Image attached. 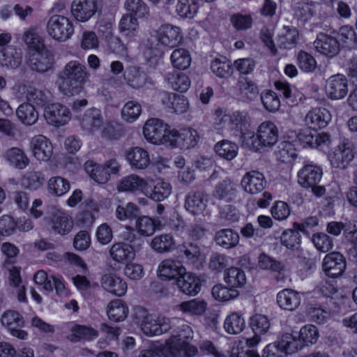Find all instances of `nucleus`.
<instances>
[{
    "instance_id": "obj_1",
    "label": "nucleus",
    "mask_w": 357,
    "mask_h": 357,
    "mask_svg": "<svg viewBox=\"0 0 357 357\" xmlns=\"http://www.w3.org/2000/svg\"><path fill=\"white\" fill-rule=\"evenodd\" d=\"M193 337L192 328L184 325L164 343L153 342L141 350L138 357H193L198 353L197 347L191 344Z\"/></svg>"
},
{
    "instance_id": "obj_2",
    "label": "nucleus",
    "mask_w": 357,
    "mask_h": 357,
    "mask_svg": "<svg viewBox=\"0 0 357 357\" xmlns=\"http://www.w3.org/2000/svg\"><path fill=\"white\" fill-rule=\"evenodd\" d=\"M89 77V73L83 64L78 61H70L60 72L56 84L63 95L78 96L84 91Z\"/></svg>"
},
{
    "instance_id": "obj_3",
    "label": "nucleus",
    "mask_w": 357,
    "mask_h": 357,
    "mask_svg": "<svg viewBox=\"0 0 357 357\" xmlns=\"http://www.w3.org/2000/svg\"><path fill=\"white\" fill-rule=\"evenodd\" d=\"M214 128L219 132L225 131L233 132L239 135L241 145L244 147V137L252 128L245 113L238 111L226 114L221 108H218L214 112Z\"/></svg>"
},
{
    "instance_id": "obj_4",
    "label": "nucleus",
    "mask_w": 357,
    "mask_h": 357,
    "mask_svg": "<svg viewBox=\"0 0 357 357\" xmlns=\"http://www.w3.org/2000/svg\"><path fill=\"white\" fill-rule=\"evenodd\" d=\"M279 130L271 121H265L257 127L256 132L251 130L244 137V147L254 152H261L273 146L278 140Z\"/></svg>"
},
{
    "instance_id": "obj_5",
    "label": "nucleus",
    "mask_w": 357,
    "mask_h": 357,
    "mask_svg": "<svg viewBox=\"0 0 357 357\" xmlns=\"http://www.w3.org/2000/svg\"><path fill=\"white\" fill-rule=\"evenodd\" d=\"M79 123L87 135L109 138L114 133L112 124L104 121L101 110L96 107L86 111L84 115L79 118Z\"/></svg>"
},
{
    "instance_id": "obj_6",
    "label": "nucleus",
    "mask_w": 357,
    "mask_h": 357,
    "mask_svg": "<svg viewBox=\"0 0 357 357\" xmlns=\"http://www.w3.org/2000/svg\"><path fill=\"white\" fill-rule=\"evenodd\" d=\"M172 129L158 119H149L144 124L142 132L145 139L154 145L169 146Z\"/></svg>"
},
{
    "instance_id": "obj_7",
    "label": "nucleus",
    "mask_w": 357,
    "mask_h": 357,
    "mask_svg": "<svg viewBox=\"0 0 357 357\" xmlns=\"http://www.w3.org/2000/svg\"><path fill=\"white\" fill-rule=\"evenodd\" d=\"M84 169L91 179L99 184L107 183L111 174H117L120 171L119 162L114 159L107 160L100 165L93 160L84 163Z\"/></svg>"
},
{
    "instance_id": "obj_8",
    "label": "nucleus",
    "mask_w": 357,
    "mask_h": 357,
    "mask_svg": "<svg viewBox=\"0 0 357 357\" xmlns=\"http://www.w3.org/2000/svg\"><path fill=\"white\" fill-rule=\"evenodd\" d=\"M299 351L298 343L293 334L287 333L278 340L268 344L262 350V357H287Z\"/></svg>"
},
{
    "instance_id": "obj_9",
    "label": "nucleus",
    "mask_w": 357,
    "mask_h": 357,
    "mask_svg": "<svg viewBox=\"0 0 357 357\" xmlns=\"http://www.w3.org/2000/svg\"><path fill=\"white\" fill-rule=\"evenodd\" d=\"M199 141L200 136L196 129L190 127L172 129L168 147L188 151L196 148Z\"/></svg>"
},
{
    "instance_id": "obj_10",
    "label": "nucleus",
    "mask_w": 357,
    "mask_h": 357,
    "mask_svg": "<svg viewBox=\"0 0 357 357\" xmlns=\"http://www.w3.org/2000/svg\"><path fill=\"white\" fill-rule=\"evenodd\" d=\"M47 33L55 40L63 42L70 38L74 33L72 21L61 15L52 16L47 23Z\"/></svg>"
},
{
    "instance_id": "obj_11",
    "label": "nucleus",
    "mask_w": 357,
    "mask_h": 357,
    "mask_svg": "<svg viewBox=\"0 0 357 357\" xmlns=\"http://www.w3.org/2000/svg\"><path fill=\"white\" fill-rule=\"evenodd\" d=\"M143 318L140 322L142 332L146 336L153 337L167 333L171 328L170 319L164 316H158L141 310Z\"/></svg>"
},
{
    "instance_id": "obj_12",
    "label": "nucleus",
    "mask_w": 357,
    "mask_h": 357,
    "mask_svg": "<svg viewBox=\"0 0 357 357\" xmlns=\"http://www.w3.org/2000/svg\"><path fill=\"white\" fill-rule=\"evenodd\" d=\"M33 281L45 291L52 292L54 289L58 296L67 297L70 295L61 277L49 275L45 271L39 270L34 274Z\"/></svg>"
},
{
    "instance_id": "obj_13",
    "label": "nucleus",
    "mask_w": 357,
    "mask_h": 357,
    "mask_svg": "<svg viewBox=\"0 0 357 357\" xmlns=\"http://www.w3.org/2000/svg\"><path fill=\"white\" fill-rule=\"evenodd\" d=\"M109 257L113 261L110 267L118 270L121 265L129 261L135 260L137 252L134 245L126 242H116L112 245L109 250Z\"/></svg>"
},
{
    "instance_id": "obj_14",
    "label": "nucleus",
    "mask_w": 357,
    "mask_h": 357,
    "mask_svg": "<svg viewBox=\"0 0 357 357\" xmlns=\"http://www.w3.org/2000/svg\"><path fill=\"white\" fill-rule=\"evenodd\" d=\"M65 337L70 342H91L98 337V331L90 325L79 324L72 321L66 324Z\"/></svg>"
},
{
    "instance_id": "obj_15",
    "label": "nucleus",
    "mask_w": 357,
    "mask_h": 357,
    "mask_svg": "<svg viewBox=\"0 0 357 357\" xmlns=\"http://www.w3.org/2000/svg\"><path fill=\"white\" fill-rule=\"evenodd\" d=\"M324 91L326 96L332 100L344 99L349 91V81L342 74H335L328 77L325 81Z\"/></svg>"
},
{
    "instance_id": "obj_16",
    "label": "nucleus",
    "mask_w": 357,
    "mask_h": 357,
    "mask_svg": "<svg viewBox=\"0 0 357 357\" xmlns=\"http://www.w3.org/2000/svg\"><path fill=\"white\" fill-rule=\"evenodd\" d=\"M258 344L250 337L241 336L234 340L229 350L222 354V357H260L257 350Z\"/></svg>"
},
{
    "instance_id": "obj_17",
    "label": "nucleus",
    "mask_w": 357,
    "mask_h": 357,
    "mask_svg": "<svg viewBox=\"0 0 357 357\" xmlns=\"http://www.w3.org/2000/svg\"><path fill=\"white\" fill-rule=\"evenodd\" d=\"M346 267V260L344 256L338 252H331L327 254L322 260V271L328 278H337L342 276Z\"/></svg>"
},
{
    "instance_id": "obj_18",
    "label": "nucleus",
    "mask_w": 357,
    "mask_h": 357,
    "mask_svg": "<svg viewBox=\"0 0 357 357\" xmlns=\"http://www.w3.org/2000/svg\"><path fill=\"white\" fill-rule=\"evenodd\" d=\"M44 117L50 125L60 127L66 125L70 121L71 113L65 105L53 103L47 105L45 107Z\"/></svg>"
},
{
    "instance_id": "obj_19",
    "label": "nucleus",
    "mask_w": 357,
    "mask_h": 357,
    "mask_svg": "<svg viewBox=\"0 0 357 357\" xmlns=\"http://www.w3.org/2000/svg\"><path fill=\"white\" fill-rule=\"evenodd\" d=\"M149 185V179H146L135 174H130L123 177L118 182L116 190L119 192L142 193L145 195Z\"/></svg>"
},
{
    "instance_id": "obj_20",
    "label": "nucleus",
    "mask_w": 357,
    "mask_h": 357,
    "mask_svg": "<svg viewBox=\"0 0 357 357\" xmlns=\"http://www.w3.org/2000/svg\"><path fill=\"white\" fill-rule=\"evenodd\" d=\"M185 267L180 261L169 258L160 262L156 272L161 280L176 282L182 273H185Z\"/></svg>"
},
{
    "instance_id": "obj_21",
    "label": "nucleus",
    "mask_w": 357,
    "mask_h": 357,
    "mask_svg": "<svg viewBox=\"0 0 357 357\" xmlns=\"http://www.w3.org/2000/svg\"><path fill=\"white\" fill-rule=\"evenodd\" d=\"M176 284L178 289L184 294L190 296H197L202 289V280L199 275L190 271L182 273Z\"/></svg>"
},
{
    "instance_id": "obj_22",
    "label": "nucleus",
    "mask_w": 357,
    "mask_h": 357,
    "mask_svg": "<svg viewBox=\"0 0 357 357\" xmlns=\"http://www.w3.org/2000/svg\"><path fill=\"white\" fill-rule=\"evenodd\" d=\"M97 10V0H73L71 3L72 15L79 22H88Z\"/></svg>"
},
{
    "instance_id": "obj_23",
    "label": "nucleus",
    "mask_w": 357,
    "mask_h": 357,
    "mask_svg": "<svg viewBox=\"0 0 357 357\" xmlns=\"http://www.w3.org/2000/svg\"><path fill=\"white\" fill-rule=\"evenodd\" d=\"M30 151L36 160L47 162L53 155V146L49 139L39 135L31 139Z\"/></svg>"
},
{
    "instance_id": "obj_24",
    "label": "nucleus",
    "mask_w": 357,
    "mask_h": 357,
    "mask_svg": "<svg viewBox=\"0 0 357 357\" xmlns=\"http://www.w3.org/2000/svg\"><path fill=\"white\" fill-rule=\"evenodd\" d=\"M125 159L133 169L144 170L151 164V158L147 150L140 146L128 149L125 153Z\"/></svg>"
},
{
    "instance_id": "obj_25",
    "label": "nucleus",
    "mask_w": 357,
    "mask_h": 357,
    "mask_svg": "<svg viewBox=\"0 0 357 357\" xmlns=\"http://www.w3.org/2000/svg\"><path fill=\"white\" fill-rule=\"evenodd\" d=\"M100 282L105 291L118 297L125 296L128 290L127 282L122 277L116 273L104 274Z\"/></svg>"
},
{
    "instance_id": "obj_26",
    "label": "nucleus",
    "mask_w": 357,
    "mask_h": 357,
    "mask_svg": "<svg viewBox=\"0 0 357 357\" xmlns=\"http://www.w3.org/2000/svg\"><path fill=\"white\" fill-rule=\"evenodd\" d=\"M323 176L322 169L315 164L304 165L297 173L298 183L303 188L317 184Z\"/></svg>"
},
{
    "instance_id": "obj_27",
    "label": "nucleus",
    "mask_w": 357,
    "mask_h": 357,
    "mask_svg": "<svg viewBox=\"0 0 357 357\" xmlns=\"http://www.w3.org/2000/svg\"><path fill=\"white\" fill-rule=\"evenodd\" d=\"M354 153L351 146L342 143L328 154V159L332 167L335 168H345L354 159Z\"/></svg>"
},
{
    "instance_id": "obj_28",
    "label": "nucleus",
    "mask_w": 357,
    "mask_h": 357,
    "mask_svg": "<svg viewBox=\"0 0 357 357\" xmlns=\"http://www.w3.org/2000/svg\"><path fill=\"white\" fill-rule=\"evenodd\" d=\"M315 50L320 54L328 58L337 56L340 51L337 40L326 33H319L314 41Z\"/></svg>"
},
{
    "instance_id": "obj_29",
    "label": "nucleus",
    "mask_w": 357,
    "mask_h": 357,
    "mask_svg": "<svg viewBox=\"0 0 357 357\" xmlns=\"http://www.w3.org/2000/svg\"><path fill=\"white\" fill-rule=\"evenodd\" d=\"M303 295V293L294 289H284L277 294L276 303L280 309L292 312L300 306Z\"/></svg>"
},
{
    "instance_id": "obj_30",
    "label": "nucleus",
    "mask_w": 357,
    "mask_h": 357,
    "mask_svg": "<svg viewBox=\"0 0 357 357\" xmlns=\"http://www.w3.org/2000/svg\"><path fill=\"white\" fill-rule=\"evenodd\" d=\"M332 116L328 109L324 107H314L305 115V122L312 129L326 128L331 121Z\"/></svg>"
},
{
    "instance_id": "obj_31",
    "label": "nucleus",
    "mask_w": 357,
    "mask_h": 357,
    "mask_svg": "<svg viewBox=\"0 0 357 357\" xmlns=\"http://www.w3.org/2000/svg\"><path fill=\"white\" fill-rule=\"evenodd\" d=\"M266 178L264 175L258 171L247 172L241 180L243 191L250 195H257L265 188Z\"/></svg>"
},
{
    "instance_id": "obj_32",
    "label": "nucleus",
    "mask_w": 357,
    "mask_h": 357,
    "mask_svg": "<svg viewBox=\"0 0 357 357\" xmlns=\"http://www.w3.org/2000/svg\"><path fill=\"white\" fill-rule=\"evenodd\" d=\"M149 246L154 252L162 254L179 250L181 243L171 234H162L153 237Z\"/></svg>"
},
{
    "instance_id": "obj_33",
    "label": "nucleus",
    "mask_w": 357,
    "mask_h": 357,
    "mask_svg": "<svg viewBox=\"0 0 357 357\" xmlns=\"http://www.w3.org/2000/svg\"><path fill=\"white\" fill-rule=\"evenodd\" d=\"M271 326L267 316L257 313L254 314L250 318V326L253 332V335L250 338L256 341L259 345L263 341L264 337L269 333Z\"/></svg>"
},
{
    "instance_id": "obj_34",
    "label": "nucleus",
    "mask_w": 357,
    "mask_h": 357,
    "mask_svg": "<svg viewBox=\"0 0 357 357\" xmlns=\"http://www.w3.org/2000/svg\"><path fill=\"white\" fill-rule=\"evenodd\" d=\"M149 185L145 195L155 202H162L172 193L170 183L161 178L149 179Z\"/></svg>"
},
{
    "instance_id": "obj_35",
    "label": "nucleus",
    "mask_w": 357,
    "mask_h": 357,
    "mask_svg": "<svg viewBox=\"0 0 357 357\" xmlns=\"http://www.w3.org/2000/svg\"><path fill=\"white\" fill-rule=\"evenodd\" d=\"M51 225L55 233L64 236L71 232L74 227V221L65 211L56 210L51 218Z\"/></svg>"
},
{
    "instance_id": "obj_36",
    "label": "nucleus",
    "mask_w": 357,
    "mask_h": 357,
    "mask_svg": "<svg viewBox=\"0 0 357 357\" xmlns=\"http://www.w3.org/2000/svg\"><path fill=\"white\" fill-rule=\"evenodd\" d=\"M160 229V220L148 215H140L135 222L134 230L142 237L151 236Z\"/></svg>"
},
{
    "instance_id": "obj_37",
    "label": "nucleus",
    "mask_w": 357,
    "mask_h": 357,
    "mask_svg": "<svg viewBox=\"0 0 357 357\" xmlns=\"http://www.w3.org/2000/svg\"><path fill=\"white\" fill-rule=\"evenodd\" d=\"M299 33L298 30L292 26H284L277 34L276 48L280 50H291L298 43Z\"/></svg>"
},
{
    "instance_id": "obj_38",
    "label": "nucleus",
    "mask_w": 357,
    "mask_h": 357,
    "mask_svg": "<svg viewBox=\"0 0 357 357\" xmlns=\"http://www.w3.org/2000/svg\"><path fill=\"white\" fill-rule=\"evenodd\" d=\"M207 308V302L199 298L183 301L176 306L178 311L190 317H200L206 312Z\"/></svg>"
},
{
    "instance_id": "obj_39",
    "label": "nucleus",
    "mask_w": 357,
    "mask_h": 357,
    "mask_svg": "<svg viewBox=\"0 0 357 357\" xmlns=\"http://www.w3.org/2000/svg\"><path fill=\"white\" fill-rule=\"evenodd\" d=\"M158 40L162 45L173 47L178 45L182 40V34L178 27L171 24H165L158 31Z\"/></svg>"
},
{
    "instance_id": "obj_40",
    "label": "nucleus",
    "mask_w": 357,
    "mask_h": 357,
    "mask_svg": "<svg viewBox=\"0 0 357 357\" xmlns=\"http://www.w3.org/2000/svg\"><path fill=\"white\" fill-rule=\"evenodd\" d=\"M246 327L245 319L240 312H231L224 319L223 328L229 335H238Z\"/></svg>"
},
{
    "instance_id": "obj_41",
    "label": "nucleus",
    "mask_w": 357,
    "mask_h": 357,
    "mask_svg": "<svg viewBox=\"0 0 357 357\" xmlns=\"http://www.w3.org/2000/svg\"><path fill=\"white\" fill-rule=\"evenodd\" d=\"M319 337L318 328L312 324H306L302 326L299 331L298 338L293 335V338L298 343L299 351L303 347H309L316 344Z\"/></svg>"
},
{
    "instance_id": "obj_42",
    "label": "nucleus",
    "mask_w": 357,
    "mask_h": 357,
    "mask_svg": "<svg viewBox=\"0 0 357 357\" xmlns=\"http://www.w3.org/2000/svg\"><path fill=\"white\" fill-rule=\"evenodd\" d=\"M22 61L21 50L9 46L1 51L0 55V68L15 69L19 67Z\"/></svg>"
},
{
    "instance_id": "obj_43",
    "label": "nucleus",
    "mask_w": 357,
    "mask_h": 357,
    "mask_svg": "<svg viewBox=\"0 0 357 357\" xmlns=\"http://www.w3.org/2000/svg\"><path fill=\"white\" fill-rule=\"evenodd\" d=\"M106 312L109 320L120 322L126 319L129 313V309L123 301L114 299L107 304Z\"/></svg>"
},
{
    "instance_id": "obj_44",
    "label": "nucleus",
    "mask_w": 357,
    "mask_h": 357,
    "mask_svg": "<svg viewBox=\"0 0 357 357\" xmlns=\"http://www.w3.org/2000/svg\"><path fill=\"white\" fill-rule=\"evenodd\" d=\"M143 109L142 105L137 100H128L121 107L120 116L126 123H134L139 120Z\"/></svg>"
},
{
    "instance_id": "obj_45",
    "label": "nucleus",
    "mask_w": 357,
    "mask_h": 357,
    "mask_svg": "<svg viewBox=\"0 0 357 357\" xmlns=\"http://www.w3.org/2000/svg\"><path fill=\"white\" fill-rule=\"evenodd\" d=\"M165 81L171 89L181 93L186 92L191 85L189 77L182 73H168L165 76Z\"/></svg>"
},
{
    "instance_id": "obj_46",
    "label": "nucleus",
    "mask_w": 357,
    "mask_h": 357,
    "mask_svg": "<svg viewBox=\"0 0 357 357\" xmlns=\"http://www.w3.org/2000/svg\"><path fill=\"white\" fill-rule=\"evenodd\" d=\"M119 31L123 37L134 38L138 36L139 31L137 20L132 15H123L119 22Z\"/></svg>"
},
{
    "instance_id": "obj_47",
    "label": "nucleus",
    "mask_w": 357,
    "mask_h": 357,
    "mask_svg": "<svg viewBox=\"0 0 357 357\" xmlns=\"http://www.w3.org/2000/svg\"><path fill=\"white\" fill-rule=\"evenodd\" d=\"M207 206V198L202 192L189 194L185 199V207L193 215L202 214Z\"/></svg>"
},
{
    "instance_id": "obj_48",
    "label": "nucleus",
    "mask_w": 357,
    "mask_h": 357,
    "mask_svg": "<svg viewBox=\"0 0 357 357\" xmlns=\"http://www.w3.org/2000/svg\"><path fill=\"white\" fill-rule=\"evenodd\" d=\"M31 68L39 73H45L52 67L53 58L46 50L33 53L29 59Z\"/></svg>"
},
{
    "instance_id": "obj_49",
    "label": "nucleus",
    "mask_w": 357,
    "mask_h": 357,
    "mask_svg": "<svg viewBox=\"0 0 357 357\" xmlns=\"http://www.w3.org/2000/svg\"><path fill=\"white\" fill-rule=\"evenodd\" d=\"M214 151L220 158L232 160L238 155V146L232 141L222 139L215 144Z\"/></svg>"
},
{
    "instance_id": "obj_50",
    "label": "nucleus",
    "mask_w": 357,
    "mask_h": 357,
    "mask_svg": "<svg viewBox=\"0 0 357 357\" xmlns=\"http://www.w3.org/2000/svg\"><path fill=\"white\" fill-rule=\"evenodd\" d=\"M211 296L218 302L227 303L236 299L239 296V291L235 288L218 283L212 287Z\"/></svg>"
},
{
    "instance_id": "obj_51",
    "label": "nucleus",
    "mask_w": 357,
    "mask_h": 357,
    "mask_svg": "<svg viewBox=\"0 0 357 357\" xmlns=\"http://www.w3.org/2000/svg\"><path fill=\"white\" fill-rule=\"evenodd\" d=\"M224 282L227 285L238 290L246 283V276L244 271L237 267L228 268L224 274Z\"/></svg>"
},
{
    "instance_id": "obj_52",
    "label": "nucleus",
    "mask_w": 357,
    "mask_h": 357,
    "mask_svg": "<svg viewBox=\"0 0 357 357\" xmlns=\"http://www.w3.org/2000/svg\"><path fill=\"white\" fill-rule=\"evenodd\" d=\"M163 96L168 100L166 102L162 100L164 104L169 105L174 112L176 114H183L186 112L190 107L188 99L183 96L173 93H164Z\"/></svg>"
},
{
    "instance_id": "obj_53",
    "label": "nucleus",
    "mask_w": 357,
    "mask_h": 357,
    "mask_svg": "<svg viewBox=\"0 0 357 357\" xmlns=\"http://www.w3.org/2000/svg\"><path fill=\"white\" fill-rule=\"evenodd\" d=\"M174 165L177 169V178L179 182L188 184L194 181L195 171L189 165H186L185 160L181 156H177L174 160Z\"/></svg>"
},
{
    "instance_id": "obj_54",
    "label": "nucleus",
    "mask_w": 357,
    "mask_h": 357,
    "mask_svg": "<svg viewBox=\"0 0 357 357\" xmlns=\"http://www.w3.org/2000/svg\"><path fill=\"white\" fill-rule=\"evenodd\" d=\"M215 241L218 245L229 249L235 247L238 243L239 236L232 229H225L216 233Z\"/></svg>"
},
{
    "instance_id": "obj_55",
    "label": "nucleus",
    "mask_w": 357,
    "mask_h": 357,
    "mask_svg": "<svg viewBox=\"0 0 357 357\" xmlns=\"http://www.w3.org/2000/svg\"><path fill=\"white\" fill-rule=\"evenodd\" d=\"M179 250L184 253L188 261L195 267H199L205 259L204 254L195 245L181 244Z\"/></svg>"
},
{
    "instance_id": "obj_56",
    "label": "nucleus",
    "mask_w": 357,
    "mask_h": 357,
    "mask_svg": "<svg viewBox=\"0 0 357 357\" xmlns=\"http://www.w3.org/2000/svg\"><path fill=\"white\" fill-rule=\"evenodd\" d=\"M16 114L20 121L26 126L33 125L38 118L37 111L30 103L20 105L17 109Z\"/></svg>"
},
{
    "instance_id": "obj_57",
    "label": "nucleus",
    "mask_w": 357,
    "mask_h": 357,
    "mask_svg": "<svg viewBox=\"0 0 357 357\" xmlns=\"http://www.w3.org/2000/svg\"><path fill=\"white\" fill-rule=\"evenodd\" d=\"M170 61L174 68L179 70H185L190 66L192 58L187 50L178 48L172 52Z\"/></svg>"
},
{
    "instance_id": "obj_58",
    "label": "nucleus",
    "mask_w": 357,
    "mask_h": 357,
    "mask_svg": "<svg viewBox=\"0 0 357 357\" xmlns=\"http://www.w3.org/2000/svg\"><path fill=\"white\" fill-rule=\"evenodd\" d=\"M7 161L18 169H24L29 165V159L24 152L19 148H11L5 153Z\"/></svg>"
},
{
    "instance_id": "obj_59",
    "label": "nucleus",
    "mask_w": 357,
    "mask_h": 357,
    "mask_svg": "<svg viewBox=\"0 0 357 357\" xmlns=\"http://www.w3.org/2000/svg\"><path fill=\"white\" fill-rule=\"evenodd\" d=\"M69 182L61 176H52L47 181V190L54 196L61 197L70 190Z\"/></svg>"
},
{
    "instance_id": "obj_60",
    "label": "nucleus",
    "mask_w": 357,
    "mask_h": 357,
    "mask_svg": "<svg viewBox=\"0 0 357 357\" xmlns=\"http://www.w3.org/2000/svg\"><path fill=\"white\" fill-rule=\"evenodd\" d=\"M299 231L292 229L284 230L280 236L282 245L289 250H297L301 243V236Z\"/></svg>"
},
{
    "instance_id": "obj_61",
    "label": "nucleus",
    "mask_w": 357,
    "mask_h": 357,
    "mask_svg": "<svg viewBox=\"0 0 357 357\" xmlns=\"http://www.w3.org/2000/svg\"><path fill=\"white\" fill-rule=\"evenodd\" d=\"M311 242L318 252L323 253L331 251L334 246L333 239L324 232L313 234L311 236Z\"/></svg>"
},
{
    "instance_id": "obj_62",
    "label": "nucleus",
    "mask_w": 357,
    "mask_h": 357,
    "mask_svg": "<svg viewBox=\"0 0 357 357\" xmlns=\"http://www.w3.org/2000/svg\"><path fill=\"white\" fill-rule=\"evenodd\" d=\"M197 0H178L176 13L181 17L193 18L198 12Z\"/></svg>"
},
{
    "instance_id": "obj_63",
    "label": "nucleus",
    "mask_w": 357,
    "mask_h": 357,
    "mask_svg": "<svg viewBox=\"0 0 357 357\" xmlns=\"http://www.w3.org/2000/svg\"><path fill=\"white\" fill-rule=\"evenodd\" d=\"M137 206L131 202L117 205L115 209V217L119 221L125 222L132 220L138 213Z\"/></svg>"
},
{
    "instance_id": "obj_64",
    "label": "nucleus",
    "mask_w": 357,
    "mask_h": 357,
    "mask_svg": "<svg viewBox=\"0 0 357 357\" xmlns=\"http://www.w3.org/2000/svg\"><path fill=\"white\" fill-rule=\"evenodd\" d=\"M125 79L130 86L135 89L144 88L148 82L146 75L135 68L130 69L125 74Z\"/></svg>"
}]
</instances>
